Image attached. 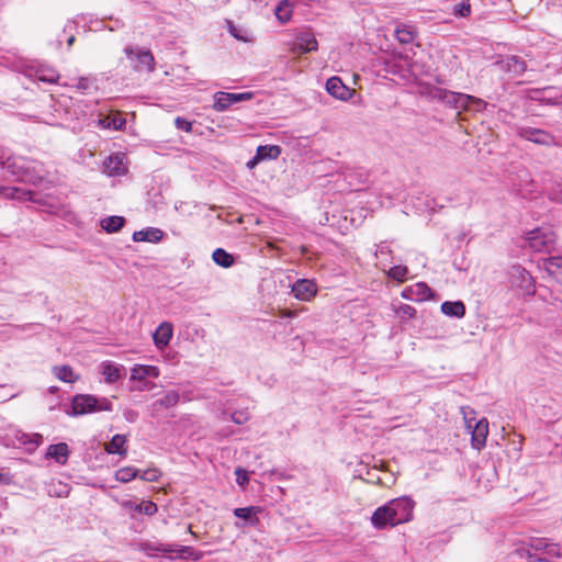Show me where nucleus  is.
<instances>
[{
	"mask_svg": "<svg viewBox=\"0 0 562 562\" xmlns=\"http://www.w3.org/2000/svg\"><path fill=\"white\" fill-rule=\"evenodd\" d=\"M471 431V445L474 449L481 450L486 445V438L488 435V422L486 418H482L474 423Z\"/></svg>",
	"mask_w": 562,
	"mask_h": 562,
	"instance_id": "12",
	"label": "nucleus"
},
{
	"mask_svg": "<svg viewBox=\"0 0 562 562\" xmlns=\"http://www.w3.org/2000/svg\"><path fill=\"white\" fill-rule=\"evenodd\" d=\"M5 168L22 182L37 184L42 181L43 177L31 168L30 164L25 160H8Z\"/></svg>",
	"mask_w": 562,
	"mask_h": 562,
	"instance_id": "6",
	"label": "nucleus"
},
{
	"mask_svg": "<svg viewBox=\"0 0 562 562\" xmlns=\"http://www.w3.org/2000/svg\"><path fill=\"white\" fill-rule=\"evenodd\" d=\"M452 12L454 15L465 18L471 13V5L468 1H461L452 7Z\"/></svg>",
	"mask_w": 562,
	"mask_h": 562,
	"instance_id": "43",
	"label": "nucleus"
},
{
	"mask_svg": "<svg viewBox=\"0 0 562 562\" xmlns=\"http://www.w3.org/2000/svg\"><path fill=\"white\" fill-rule=\"evenodd\" d=\"M317 49V41L311 33H302L296 37V41L292 45V53L302 55L308 52Z\"/></svg>",
	"mask_w": 562,
	"mask_h": 562,
	"instance_id": "15",
	"label": "nucleus"
},
{
	"mask_svg": "<svg viewBox=\"0 0 562 562\" xmlns=\"http://www.w3.org/2000/svg\"><path fill=\"white\" fill-rule=\"evenodd\" d=\"M259 509L257 507H239L234 510V515L237 518H241L246 520L250 526H255L258 522L257 513Z\"/></svg>",
	"mask_w": 562,
	"mask_h": 562,
	"instance_id": "30",
	"label": "nucleus"
},
{
	"mask_svg": "<svg viewBox=\"0 0 562 562\" xmlns=\"http://www.w3.org/2000/svg\"><path fill=\"white\" fill-rule=\"evenodd\" d=\"M127 418H128V420L134 422V420H135V418H136V413L131 412V413H130V417H127Z\"/></svg>",
	"mask_w": 562,
	"mask_h": 562,
	"instance_id": "58",
	"label": "nucleus"
},
{
	"mask_svg": "<svg viewBox=\"0 0 562 562\" xmlns=\"http://www.w3.org/2000/svg\"><path fill=\"white\" fill-rule=\"evenodd\" d=\"M548 542L546 539H536V540H532V542L530 543V548L535 551H543L548 548Z\"/></svg>",
	"mask_w": 562,
	"mask_h": 562,
	"instance_id": "49",
	"label": "nucleus"
},
{
	"mask_svg": "<svg viewBox=\"0 0 562 562\" xmlns=\"http://www.w3.org/2000/svg\"><path fill=\"white\" fill-rule=\"evenodd\" d=\"M441 312L447 316L461 318L465 314V306L461 301L443 302L440 307Z\"/></svg>",
	"mask_w": 562,
	"mask_h": 562,
	"instance_id": "25",
	"label": "nucleus"
},
{
	"mask_svg": "<svg viewBox=\"0 0 562 562\" xmlns=\"http://www.w3.org/2000/svg\"><path fill=\"white\" fill-rule=\"evenodd\" d=\"M544 269L558 282L562 283V257H550L544 261Z\"/></svg>",
	"mask_w": 562,
	"mask_h": 562,
	"instance_id": "27",
	"label": "nucleus"
},
{
	"mask_svg": "<svg viewBox=\"0 0 562 562\" xmlns=\"http://www.w3.org/2000/svg\"><path fill=\"white\" fill-rule=\"evenodd\" d=\"M544 553L550 558L560 557L558 546L553 543L548 544V548L544 550Z\"/></svg>",
	"mask_w": 562,
	"mask_h": 562,
	"instance_id": "50",
	"label": "nucleus"
},
{
	"mask_svg": "<svg viewBox=\"0 0 562 562\" xmlns=\"http://www.w3.org/2000/svg\"><path fill=\"white\" fill-rule=\"evenodd\" d=\"M292 293L300 301H311L317 294V285L314 281L299 279L291 286Z\"/></svg>",
	"mask_w": 562,
	"mask_h": 562,
	"instance_id": "11",
	"label": "nucleus"
},
{
	"mask_svg": "<svg viewBox=\"0 0 562 562\" xmlns=\"http://www.w3.org/2000/svg\"><path fill=\"white\" fill-rule=\"evenodd\" d=\"M42 79H43V80H45V81H48V82H55V81H56V79H57V77L52 76V77H48V78H42Z\"/></svg>",
	"mask_w": 562,
	"mask_h": 562,
	"instance_id": "57",
	"label": "nucleus"
},
{
	"mask_svg": "<svg viewBox=\"0 0 562 562\" xmlns=\"http://www.w3.org/2000/svg\"><path fill=\"white\" fill-rule=\"evenodd\" d=\"M124 506L126 508L132 509V510L145 514L147 516H153L158 510L157 505L154 502H151V501H143L139 504H134L132 502H125Z\"/></svg>",
	"mask_w": 562,
	"mask_h": 562,
	"instance_id": "28",
	"label": "nucleus"
},
{
	"mask_svg": "<svg viewBox=\"0 0 562 562\" xmlns=\"http://www.w3.org/2000/svg\"><path fill=\"white\" fill-rule=\"evenodd\" d=\"M327 92L336 99L346 101L352 97L353 90L347 87L339 77H331L326 81Z\"/></svg>",
	"mask_w": 562,
	"mask_h": 562,
	"instance_id": "13",
	"label": "nucleus"
},
{
	"mask_svg": "<svg viewBox=\"0 0 562 562\" xmlns=\"http://www.w3.org/2000/svg\"><path fill=\"white\" fill-rule=\"evenodd\" d=\"M74 42H75V37L70 36L69 40H68V45H72Z\"/></svg>",
	"mask_w": 562,
	"mask_h": 562,
	"instance_id": "59",
	"label": "nucleus"
},
{
	"mask_svg": "<svg viewBox=\"0 0 562 562\" xmlns=\"http://www.w3.org/2000/svg\"><path fill=\"white\" fill-rule=\"evenodd\" d=\"M188 531L194 536L193 531L191 530V527H188Z\"/></svg>",
	"mask_w": 562,
	"mask_h": 562,
	"instance_id": "60",
	"label": "nucleus"
},
{
	"mask_svg": "<svg viewBox=\"0 0 562 562\" xmlns=\"http://www.w3.org/2000/svg\"><path fill=\"white\" fill-rule=\"evenodd\" d=\"M180 395L178 391L169 390L162 394L161 397L157 398L149 407L150 415L153 417L159 416L162 409L172 408L178 405Z\"/></svg>",
	"mask_w": 562,
	"mask_h": 562,
	"instance_id": "10",
	"label": "nucleus"
},
{
	"mask_svg": "<svg viewBox=\"0 0 562 562\" xmlns=\"http://www.w3.org/2000/svg\"><path fill=\"white\" fill-rule=\"evenodd\" d=\"M518 135L519 137L532 142L537 145L544 146V147H558L561 146V142L557 136L551 134L548 131L530 127V126H522L518 128Z\"/></svg>",
	"mask_w": 562,
	"mask_h": 562,
	"instance_id": "3",
	"label": "nucleus"
},
{
	"mask_svg": "<svg viewBox=\"0 0 562 562\" xmlns=\"http://www.w3.org/2000/svg\"><path fill=\"white\" fill-rule=\"evenodd\" d=\"M123 366H117L111 361H104L100 364V373L104 376V381L109 384L115 383L122 376Z\"/></svg>",
	"mask_w": 562,
	"mask_h": 562,
	"instance_id": "18",
	"label": "nucleus"
},
{
	"mask_svg": "<svg viewBox=\"0 0 562 562\" xmlns=\"http://www.w3.org/2000/svg\"><path fill=\"white\" fill-rule=\"evenodd\" d=\"M138 476V470L134 467H124L115 472V479L122 483H128Z\"/></svg>",
	"mask_w": 562,
	"mask_h": 562,
	"instance_id": "37",
	"label": "nucleus"
},
{
	"mask_svg": "<svg viewBox=\"0 0 562 562\" xmlns=\"http://www.w3.org/2000/svg\"><path fill=\"white\" fill-rule=\"evenodd\" d=\"M235 475H236V482L240 486H244V485H246L249 482L248 472L246 470L241 469V468H237L235 470Z\"/></svg>",
	"mask_w": 562,
	"mask_h": 562,
	"instance_id": "45",
	"label": "nucleus"
},
{
	"mask_svg": "<svg viewBox=\"0 0 562 562\" xmlns=\"http://www.w3.org/2000/svg\"><path fill=\"white\" fill-rule=\"evenodd\" d=\"M465 97H468V99H467V109H464V111L481 112L487 105V103L480 98H476V97L470 95V94H465Z\"/></svg>",
	"mask_w": 562,
	"mask_h": 562,
	"instance_id": "38",
	"label": "nucleus"
},
{
	"mask_svg": "<svg viewBox=\"0 0 562 562\" xmlns=\"http://www.w3.org/2000/svg\"><path fill=\"white\" fill-rule=\"evenodd\" d=\"M43 441V437L40 434H33L31 435L30 442L33 443L35 447L40 446Z\"/></svg>",
	"mask_w": 562,
	"mask_h": 562,
	"instance_id": "53",
	"label": "nucleus"
},
{
	"mask_svg": "<svg viewBox=\"0 0 562 562\" xmlns=\"http://www.w3.org/2000/svg\"><path fill=\"white\" fill-rule=\"evenodd\" d=\"M276 15L281 23H286L290 21L292 16V9L288 0H283L278 4L276 8Z\"/></svg>",
	"mask_w": 562,
	"mask_h": 562,
	"instance_id": "36",
	"label": "nucleus"
},
{
	"mask_svg": "<svg viewBox=\"0 0 562 562\" xmlns=\"http://www.w3.org/2000/svg\"><path fill=\"white\" fill-rule=\"evenodd\" d=\"M164 236V233L159 228L149 227L147 229L138 231L133 234L134 241H149L157 243L160 241Z\"/></svg>",
	"mask_w": 562,
	"mask_h": 562,
	"instance_id": "24",
	"label": "nucleus"
},
{
	"mask_svg": "<svg viewBox=\"0 0 562 562\" xmlns=\"http://www.w3.org/2000/svg\"><path fill=\"white\" fill-rule=\"evenodd\" d=\"M124 53L132 63V67L136 71L146 70L151 72L155 69V58L150 50L138 47H125Z\"/></svg>",
	"mask_w": 562,
	"mask_h": 562,
	"instance_id": "4",
	"label": "nucleus"
},
{
	"mask_svg": "<svg viewBox=\"0 0 562 562\" xmlns=\"http://www.w3.org/2000/svg\"><path fill=\"white\" fill-rule=\"evenodd\" d=\"M528 246L537 252H550L554 249L555 234L550 228H536L527 234Z\"/></svg>",
	"mask_w": 562,
	"mask_h": 562,
	"instance_id": "2",
	"label": "nucleus"
},
{
	"mask_svg": "<svg viewBox=\"0 0 562 562\" xmlns=\"http://www.w3.org/2000/svg\"><path fill=\"white\" fill-rule=\"evenodd\" d=\"M257 159H277L281 154V148L278 145H261L258 146Z\"/></svg>",
	"mask_w": 562,
	"mask_h": 562,
	"instance_id": "31",
	"label": "nucleus"
},
{
	"mask_svg": "<svg viewBox=\"0 0 562 562\" xmlns=\"http://www.w3.org/2000/svg\"><path fill=\"white\" fill-rule=\"evenodd\" d=\"M386 504L392 520H394L396 525L407 522L412 519L415 503L409 497L394 498Z\"/></svg>",
	"mask_w": 562,
	"mask_h": 562,
	"instance_id": "5",
	"label": "nucleus"
},
{
	"mask_svg": "<svg viewBox=\"0 0 562 562\" xmlns=\"http://www.w3.org/2000/svg\"><path fill=\"white\" fill-rule=\"evenodd\" d=\"M295 316H296V312L295 311L286 310V311L282 312V317L293 318Z\"/></svg>",
	"mask_w": 562,
	"mask_h": 562,
	"instance_id": "55",
	"label": "nucleus"
},
{
	"mask_svg": "<svg viewBox=\"0 0 562 562\" xmlns=\"http://www.w3.org/2000/svg\"><path fill=\"white\" fill-rule=\"evenodd\" d=\"M462 414H463V418H464L467 428L472 429V427L474 425L473 422H475V417L473 416L474 412L472 409L462 407Z\"/></svg>",
	"mask_w": 562,
	"mask_h": 562,
	"instance_id": "46",
	"label": "nucleus"
},
{
	"mask_svg": "<svg viewBox=\"0 0 562 562\" xmlns=\"http://www.w3.org/2000/svg\"><path fill=\"white\" fill-rule=\"evenodd\" d=\"M231 33L234 37H236L238 40H243V37L237 34V31L234 26H231Z\"/></svg>",
	"mask_w": 562,
	"mask_h": 562,
	"instance_id": "56",
	"label": "nucleus"
},
{
	"mask_svg": "<svg viewBox=\"0 0 562 562\" xmlns=\"http://www.w3.org/2000/svg\"><path fill=\"white\" fill-rule=\"evenodd\" d=\"M416 32L413 27L398 24L395 29V36L401 44H409L414 41Z\"/></svg>",
	"mask_w": 562,
	"mask_h": 562,
	"instance_id": "32",
	"label": "nucleus"
},
{
	"mask_svg": "<svg viewBox=\"0 0 562 562\" xmlns=\"http://www.w3.org/2000/svg\"><path fill=\"white\" fill-rule=\"evenodd\" d=\"M172 325L171 323H161L153 335L154 342L158 349H162L169 345L172 338Z\"/></svg>",
	"mask_w": 562,
	"mask_h": 562,
	"instance_id": "17",
	"label": "nucleus"
},
{
	"mask_svg": "<svg viewBox=\"0 0 562 562\" xmlns=\"http://www.w3.org/2000/svg\"><path fill=\"white\" fill-rule=\"evenodd\" d=\"M509 276L512 284L524 290L525 295H532L535 293L533 279L524 267L513 266Z\"/></svg>",
	"mask_w": 562,
	"mask_h": 562,
	"instance_id": "8",
	"label": "nucleus"
},
{
	"mask_svg": "<svg viewBox=\"0 0 562 562\" xmlns=\"http://www.w3.org/2000/svg\"><path fill=\"white\" fill-rule=\"evenodd\" d=\"M3 193L5 196H8L10 199H15V200H20V201L32 200V195H33L32 191L24 190V189H21L18 187L4 188Z\"/></svg>",
	"mask_w": 562,
	"mask_h": 562,
	"instance_id": "35",
	"label": "nucleus"
},
{
	"mask_svg": "<svg viewBox=\"0 0 562 562\" xmlns=\"http://www.w3.org/2000/svg\"><path fill=\"white\" fill-rule=\"evenodd\" d=\"M149 549L153 551L162 552V553L178 552V553L187 554V555H190L193 552V549L191 547L177 546V544H165V543L149 546Z\"/></svg>",
	"mask_w": 562,
	"mask_h": 562,
	"instance_id": "29",
	"label": "nucleus"
},
{
	"mask_svg": "<svg viewBox=\"0 0 562 562\" xmlns=\"http://www.w3.org/2000/svg\"><path fill=\"white\" fill-rule=\"evenodd\" d=\"M551 199L553 201L562 203V183L557 187L553 191Z\"/></svg>",
	"mask_w": 562,
	"mask_h": 562,
	"instance_id": "52",
	"label": "nucleus"
},
{
	"mask_svg": "<svg viewBox=\"0 0 562 562\" xmlns=\"http://www.w3.org/2000/svg\"><path fill=\"white\" fill-rule=\"evenodd\" d=\"M53 373L63 382L75 383L79 380V375L74 372L71 367L66 364L53 367Z\"/></svg>",
	"mask_w": 562,
	"mask_h": 562,
	"instance_id": "26",
	"label": "nucleus"
},
{
	"mask_svg": "<svg viewBox=\"0 0 562 562\" xmlns=\"http://www.w3.org/2000/svg\"><path fill=\"white\" fill-rule=\"evenodd\" d=\"M531 548L530 549H526V548H519L515 551V554H517L519 558H526L530 561H548V558L547 557H540V555H537L536 553H532L531 552Z\"/></svg>",
	"mask_w": 562,
	"mask_h": 562,
	"instance_id": "42",
	"label": "nucleus"
},
{
	"mask_svg": "<svg viewBox=\"0 0 562 562\" xmlns=\"http://www.w3.org/2000/svg\"><path fill=\"white\" fill-rule=\"evenodd\" d=\"M76 87L79 90H87L90 87V81L88 78L81 77L78 79Z\"/></svg>",
	"mask_w": 562,
	"mask_h": 562,
	"instance_id": "51",
	"label": "nucleus"
},
{
	"mask_svg": "<svg viewBox=\"0 0 562 562\" xmlns=\"http://www.w3.org/2000/svg\"><path fill=\"white\" fill-rule=\"evenodd\" d=\"M69 448L65 442L50 445L47 449L46 457L54 459L59 464H66L69 457Z\"/></svg>",
	"mask_w": 562,
	"mask_h": 562,
	"instance_id": "20",
	"label": "nucleus"
},
{
	"mask_svg": "<svg viewBox=\"0 0 562 562\" xmlns=\"http://www.w3.org/2000/svg\"><path fill=\"white\" fill-rule=\"evenodd\" d=\"M100 122L103 124V126H106V127H110L113 130H122L126 124L125 119L121 117L120 115L106 116L105 119L101 120Z\"/></svg>",
	"mask_w": 562,
	"mask_h": 562,
	"instance_id": "39",
	"label": "nucleus"
},
{
	"mask_svg": "<svg viewBox=\"0 0 562 562\" xmlns=\"http://www.w3.org/2000/svg\"><path fill=\"white\" fill-rule=\"evenodd\" d=\"M214 262L223 268H229L234 265V257L223 248H217L212 254Z\"/></svg>",
	"mask_w": 562,
	"mask_h": 562,
	"instance_id": "33",
	"label": "nucleus"
},
{
	"mask_svg": "<svg viewBox=\"0 0 562 562\" xmlns=\"http://www.w3.org/2000/svg\"><path fill=\"white\" fill-rule=\"evenodd\" d=\"M103 168H104V172L109 177H116V176L125 175V172L127 170L123 162V157L117 156V155L108 157L103 164Z\"/></svg>",
	"mask_w": 562,
	"mask_h": 562,
	"instance_id": "19",
	"label": "nucleus"
},
{
	"mask_svg": "<svg viewBox=\"0 0 562 562\" xmlns=\"http://www.w3.org/2000/svg\"><path fill=\"white\" fill-rule=\"evenodd\" d=\"M503 64L504 69L513 76H520L527 70L526 61L519 56H509Z\"/></svg>",
	"mask_w": 562,
	"mask_h": 562,
	"instance_id": "22",
	"label": "nucleus"
},
{
	"mask_svg": "<svg viewBox=\"0 0 562 562\" xmlns=\"http://www.w3.org/2000/svg\"><path fill=\"white\" fill-rule=\"evenodd\" d=\"M407 272V267L394 266L387 271V276L398 282H403L406 279Z\"/></svg>",
	"mask_w": 562,
	"mask_h": 562,
	"instance_id": "40",
	"label": "nucleus"
},
{
	"mask_svg": "<svg viewBox=\"0 0 562 562\" xmlns=\"http://www.w3.org/2000/svg\"><path fill=\"white\" fill-rule=\"evenodd\" d=\"M434 99L441 101L448 106L454 110H464L467 109V99L465 93L454 92L442 88H435L431 92Z\"/></svg>",
	"mask_w": 562,
	"mask_h": 562,
	"instance_id": "7",
	"label": "nucleus"
},
{
	"mask_svg": "<svg viewBox=\"0 0 562 562\" xmlns=\"http://www.w3.org/2000/svg\"><path fill=\"white\" fill-rule=\"evenodd\" d=\"M259 161H261V159H257V154H256V155H255V157H254L252 159H250V160L247 162V167H248L249 169H252V168H255V166H256Z\"/></svg>",
	"mask_w": 562,
	"mask_h": 562,
	"instance_id": "54",
	"label": "nucleus"
},
{
	"mask_svg": "<svg viewBox=\"0 0 562 562\" xmlns=\"http://www.w3.org/2000/svg\"><path fill=\"white\" fill-rule=\"evenodd\" d=\"M371 522L376 529H383L386 526H396L395 521L392 520L391 513L387 508V504L378 507L371 517Z\"/></svg>",
	"mask_w": 562,
	"mask_h": 562,
	"instance_id": "16",
	"label": "nucleus"
},
{
	"mask_svg": "<svg viewBox=\"0 0 562 562\" xmlns=\"http://www.w3.org/2000/svg\"><path fill=\"white\" fill-rule=\"evenodd\" d=\"M252 92L231 93L218 91L214 94L213 109L217 112L227 110L232 104L250 100Z\"/></svg>",
	"mask_w": 562,
	"mask_h": 562,
	"instance_id": "9",
	"label": "nucleus"
},
{
	"mask_svg": "<svg viewBox=\"0 0 562 562\" xmlns=\"http://www.w3.org/2000/svg\"><path fill=\"white\" fill-rule=\"evenodd\" d=\"M125 223L122 216H109L101 221V227L108 233H115L120 231Z\"/></svg>",
	"mask_w": 562,
	"mask_h": 562,
	"instance_id": "34",
	"label": "nucleus"
},
{
	"mask_svg": "<svg viewBox=\"0 0 562 562\" xmlns=\"http://www.w3.org/2000/svg\"><path fill=\"white\" fill-rule=\"evenodd\" d=\"M160 371L155 366L135 364L131 370L132 380H144L147 376L158 378Z\"/></svg>",
	"mask_w": 562,
	"mask_h": 562,
	"instance_id": "23",
	"label": "nucleus"
},
{
	"mask_svg": "<svg viewBox=\"0 0 562 562\" xmlns=\"http://www.w3.org/2000/svg\"><path fill=\"white\" fill-rule=\"evenodd\" d=\"M72 415H86L94 412L112 411V403L109 398H98L91 394H77L71 400Z\"/></svg>",
	"mask_w": 562,
	"mask_h": 562,
	"instance_id": "1",
	"label": "nucleus"
},
{
	"mask_svg": "<svg viewBox=\"0 0 562 562\" xmlns=\"http://www.w3.org/2000/svg\"><path fill=\"white\" fill-rule=\"evenodd\" d=\"M395 312L402 318H413L416 314V310L408 304H401Z\"/></svg>",
	"mask_w": 562,
	"mask_h": 562,
	"instance_id": "44",
	"label": "nucleus"
},
{
	"mask_svg": "<svg viewBox=\"0 0 562 562\" xmlns=\"http://www.w3.org/2000/svg\"><path fill=\"white\" fill-rule=\"evenodd\" d=\"M249 419V416L245 412H234L232 414V420L237 425H243Z\"/></svg>",
	"mask_w": 562,
	"mask_h": 562,
	"instance_id": "48",
	"label": "nucleus"
},
{
	"mask_svg": "<svg viewBox=\"0 0 562 562\" xmlns=\"http://www.w3.org/2000/svg\"><path fill=\"white\" fill-rule=\"evenodd\" d=\"M175 125L177 128L182 130L188 133L191 132V130H192V123L183 117H180V116H178L175 120Z\"/></svg>",
	"mask_w": 562,
	"mask_h": 562,
	"instance_id": "47",
	"label": "nucleus"
},
{
	"mask_svg": "<svg viewBox=\"0 0 562 562\" xmlns=\"http://www.w3.org/2000/svg\"><path fill=\"white\" fill-rule=\"evenodd\" d=\"M161 476V472L156 468H149L142 473L138 472V477L146 482H156Z\"/></svg>",
	"mask_w": 562,
	"mask_h": 562,
	"instance_id": "41",
	"label": "nucleus"
},
{
	"mask_svg": "<svg viewBox=\"0 0 562 562\" xmlns=\"http://www.w3.org/2000/svg\"><path fill=\"white\" fill-rule=\"evenodd\" d=\"M430 295H431V290L424 282H418L414 285L406 286L402 291V296L404 299L411 300V301H417V302H423V301L429 299Z\"/></svg>",
	"mask_w": 562,
	"mask_h": 562,
	"instance_id": "14",
	"label": "nucleus"
},
{
	"mask_svg": "<svg viewBox=\"0 0 562 562\" xmlns=\"http://www.w3.org/2000/svg\"><path fill=\"white\" fill-rule=\"evenodd\" d=\"M126 441V436L115 435L112 437L111 441L105 445L104 450L109 454H120L122 457H125L127 453V449L125 447Z\"/></svg>",
	"mask_w": 562,
	"mask_h": 562,
	"instance_id": "21",
	"label": "nucleus"
}]
</instances>
